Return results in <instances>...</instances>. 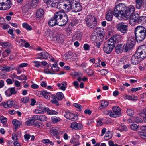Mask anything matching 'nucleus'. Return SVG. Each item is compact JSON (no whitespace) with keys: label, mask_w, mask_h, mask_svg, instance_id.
I'll return each instance as SVG.
<instances>
[{"label":"nucleus","mask_w":146,"mask_h":146,"mask_svg":"<svg viewBox=\"0 0 146 146\" xmlns=\"http://www.w3.org/2000/svg\"><path fill=\"white\" fill-rule=\"evenodd\" d=\"M134 11L135 8L133 5L127 7L125 4L121 3L116 7L114 15L116 16L121 15V18L125 20L129 18L130 24L132 26H134L137 23H141L143 18L139 16L137 13H133Z\"/></svg>","instance_id":"f257e3e1"},{"label":"nucleus","mask_w":146,"mask_h":146,"mask_svg":"<svg viewBox=\"0 0 146 146\" xmlns=\"http://www.w3.org/2000/svg\"><path fill=\"white\" fill-rule=\"evenodd\" d=\"M134 33L137 41L141 42L146 36V29L144 27L138 26L135 29Z\"/></svg>","instance_id":"f03ea898"},{"label":"nucleus","mask_w":146,"mask_h":146,"mask_svg":"<svg viewBox=\"0 0 146 146\" xmlns=\"http://www.w3.org/2000/svg\"><path fill=\"white\" fill-rule=\"evenodd\" d=\"M86 24L88 27L90 29L94 28L97 23V20L94 16L88 15L85 19Z\"/></svg>","instance_id":"7ed1b4c3"},{"label":"nucleus","mask_w":146,"mask_h":146,"mask_svg":"<svg viewBox=\"0 0 146 146\" xmlns=\"http://www.w3.org/2000/svg\"><path fill=\"white\" fill-rule=\"evenodd\" d=\"M70 0H64L59 3L57 2L56 6L55 7L62 10L65 9L66 12L70 10Z\"/></svg>","instance_id":"20e7f679"},{"label":"nucleus","mask_w":146,"mask_h":146,"mask_svg":"<svg viewBox=\"0 0 146 146\" xmlns=\"http://www.w3.org/2000/svg\"><path fill=\"white\" fill-rule=\"evenodd\" d=\"M135 38L133 36L130 37L128 38L127 43L124 45L125 47V52H127L133 48L135 43L136 37ZM138 42L139 41H137Z\"/></svg>","instance_id":"39448f33"},{"label":"nucleus","mask_w":146,"mask_h":146,"mask_svg":"<svg viewBox=\"0 0 146 146\" xmlns=\"http://www.w3.org/2000/svg\"><path fill=\"white\" fill-rule=\"evenodd\" d=\"M70 10L72 11L77 12L82 10V7L80 3L79 0H70Z\"/></svg>","instance_id":"423d86ee"},{"label":"nucleus","mask_w":146,"mask_h":146,"mask_svg":"<svg viewBox=\"0 0 146 146\" xmlns=\"http://www.w3.org/2000/svg\"><path fill=\"white\" fill-rule=\"evenodd\" d=\"M51 96L52 98V100H51V102L55 104L57 106H58L59 104L56 99L58 100H61L64 97L63 94L60 92H57L56 95L54 94L51 95Z\"/></svg>","instance_id":"0eeeda50"},{"label":"nucleus","mask_w":146,"mask_h":146,"mask_svg":"<svg viewBox=\"0 0 146 146\" xmlns=\"http://www.w3.org/2000/svg\"><path fill=\"white\" fill-rule=\"evenodd\" d=\"M116 28L118 31L125 34L128 31V26L125 25L123 22H120L116 25Z\"/></svg>","instance_id":"6e6552de"},{"label":"nucleus","mask_w":146,"mask_h":146,"mask_svg":"<svg viewBox=\"0 0 146 146\" xmlns=\"http://www.w3.org/2000/svg\"><path fill=\"white\" fill-rule=\"evenodd\" d=\"M136 53L144 59L146 57V45L140 46L137 49Z\"/></svg>","instance_id":"1a4fd4ad"},{"label":"nucleus","mask_w":146,"mask_h":146,"mask_svg":"<svg viewBox=\"0 0 146 146\" xmlns=\"http://www.w3.org/2000/svg\"><path fill=\"white\" fill-rule=\"evenodd\" d=\"M143 59L141 56L136 52L132 56L131 59V63L133 64H137Z\"/></svg>","instance_id":"9d476101"},{"label":"nucleus","mask_w":146,"mask_h":146,"mask_svg":"<svg viewBox=\"0 0 146 146\" xmlns=\"http://www.w3.org/2000/svg\"><path fill=\"white\" fill-rule=\"evenodd\" d=\"M121 39V36L118 34H115L113 35L112 37L108 40V42L110 43H111L115 45V44L118 43Z\"/></svg>","instance_id":"9b49d317"},{"label":"nucleus","mask_w":146,"mask_h":146,"mask_svg":"<svg viewBox=\"0 0 146 146\" xmlns=\"http://www.w3.org/2000/svg\"><path fill=\"white\" fill-rule=\"evenodd\" d=\"M54 31L47 30L45 31L44 36L48 39L51 41H54L55 35Z\"/></svg>","instance_id":"f8f14e48"},{"label":"nucleus","mask_w":146,"mask_h":146,"mask_svg":"<svg viewBox=\"0 0 146 146\" xmlns=\"http://www.w3.org/2000/svg\"><path fill=\"white\" fill-rule=\"evenodd\" d=\"M30 4L28 3L22 7V11L23 16L26 17L28 18L30 15L29 10L31 9Z\"/></svg>","instance_id":"ddd939ff"},{"label":"nucleus","mask_w":146,"mask_h":146,"mask_svg":"<svg viewBox=\"0 0 146 146\" xmlns=\"http://www.w3.org/2000/svg\"><path fill=\"white\" fill-rule=\"evenodd\" d=\"M115 47V45L111 43L104 45V50L105 52L107 54L110 53Z\"/></svg>","instance_id":"4468645a"},{"label":"nucleus","mask_w":146,"mask_h":146,"mask_svg":"<svg viewBox=\"0 0 146 146\" xmlns=\"http://www.w3.org/2000/svg\"><path fill=\"white\" fill-rule=\"evenodd\" d=\"M121 3L119 4V5H116L115 7L114 10L113 12L112 10H110L108 12V13H107L106 16V18L107 20L109 21H111L112 20V18L113 17V15H114L116 17H121V15H119L118 16H116L115 15V8L117 6L119 5L120 4H121Z\"/></svg>","instance_id":"2eb2a0df"},{"label":"nucleus","mask_w":146,"mask_h":146,"mask_svg":"<svg viewBox=\"0 0 146 146\" xmlns=\"http://www.w3.org/2000/svg\"><path fill=\"white\" fill-rule=\"evenodd\" d=\"M64 116L67 119L72 121H74L78 119L77 115L69 112H65Z\"/></svg>","instance_id":"dca6fc26"},{"label":"nucleus","mask_w":146,"mask_h":146,"mask_svg":"<svg viewBox=\"0 0 146 146\" xmlns=\"http://www.w3.org/2000/svg\"><path fill=\"white\" fill-rule=\"evenodd\" d=\"M63 14L64 15L59 23L58 25L60 26H64L68 21V19L67 14L64 12Z\"/></svg>","instance_id":"f3484780"},{"label":"nucleus","mask_w":146,"mask_h":146,"mask_svg":"<svg viewBox=\"0 0 146 146\" xmlns=\"http://www.w3.org/2000/svg\"><path fill=\"white\" fill-rule=\"evenodd\" d=\"M44 11L42 9H38L35 13L36 17L38 19L42 18L44 17Z\"/></svg>","instance_id":"a211bd4d"},{"label":"nucleus","mask_w":146,"mask_h":146,"mask_svg":"<svg viewBox=\"0 0 146 146\" xmlns=\"http://www.w3.org/2000/svg\"><path fill=\"white\" fill-rule=\"evenodd\" d=\"M64 12L62 11H58L56 12L54 14L53 17L54 19L58 23L60 22L61 19L64 15L63 14Z\"/></svg>","instance_id":"6ab92c4d"},{"label":"nucleus","mask_w":146,"mask_h":146,"mask_svg":"<svg viewBox=\"0 0 146 146\" xmlns=\"http://www.w3.org/2000/svg\"><path fill=\"white\" fill-rule=\"evenodd\" d=\"M12 3L10 0H8L4 4L0 6V9L6 10L10 9Z\"/></svg>","instance_id":"aec40b11"},{"label":"nucleus","mask_w":146,"mask_h":146,"mask_svg":"<svg viewBox=\"0 0 146 146\" xmlns=\"http://www.w3.org/2000/svg\"><path fill=\"white\" fill-rule=\"evenodd\" d=\"M80 137L78 135H76L73 136L70 140V142L71 143H74V145L73 146H77L80 144L79 140Z\"/></svg>","instance_id":"412c9836"},{"label":"nucleus","mask_w":146,"mask_h":146,"mask_svg":"<svg viewBox=\"0 0 146 146\" xmlns=\"http://www.w3.org/2000/svg\"><path fill=\"white\" fill-rule=\"evenodd\" d=\"M70 127L74 129L80 130L82 128L83 126L81 124L78 123L76 122H73L71 124Z\"/></svg>","instance_id":"4be33fe9"},{"label":"nucleus","mask_w":146,"mask_h":146,"mask_svg":"<svg viewBox=\"0 0 146 146\" xmlns=\"http://www.w3.org/2000/svg\"><path fill=\"white\" fill-rule=\"evenodd\" d=\"M63 37V35L61 34L56 35L54 41H56L60 44H62L64 42Z\"/></svg>","instance_id":"5701e85b"},{"label":"nucleus","mask_w":146,"mask_h":146,"mask_svg":"<svg viewBox=\"0 0 146 146\" xmlns=\"http://www.w3.org/2000/svg\"><path fill=\"white\" fill-rule=\"evenodd\" d=\"M15 102L13 101H9L6 103L5 102H2L1 105L4 106L6 108H9L13 106V105Z\"/></svg>","instance_id":"b1692460"},{"label":"nucleus","mask_w":146,"mask_h":146,"mask_svg":"<svg viewBox=\"0 0 146 146\" xmlns=\"http://www.w3.org/2000/svg\"><path fill=\"white\" fill-rule=\"evenodd\" d=\"M104 33L102 32L100 30L98 31L97 32V36L96 39L99 40V41H102L104 39Z\"/></svg>","instance_id":"393cba45"},{"label":"nucleus","mask_w":146,"mask_h":146,"mask_svg":"<svg viewBox=\"0 0 146 146\" xmlns=\"http://www.w3.org/2000/svg\"><path fill=\"white\" fill-rule=\"evenodd\" d=\"M123 44H118L115 47V51L117 53H119V52L122 51L124 52H125V47L123 48Z\"/></svg>","instance_id":"a878e982"},{"label":"nucleus","mask_w":146,"mask_h":146,"mask_svg":"<svg viewBox=\"0 0 146 146\" xmlns=\"http://www.w3.org/2000/svg\"><path fill=\"white\" fill-rule=\"evenodd\" d=\"M45 3H46L51 7H55L56 6L57 2L54 0H43Z\"/></svg>","instance_id":"bb28decb"},{"label":"nucleus","mask_w":146,"mask_h":146,"mask_svg":"<svg viewBox=\"0 0 146 146\" xmlns=\"http://www.w3.org/2000/svg\"><path fill=\"white\" fill-rule=\"evenodd\" d=\"M67 85V83L65 82H63L61 83H58L57 84V85L58 87L59 88L64 91L66 90Z\"/></svg>","instance_id":"cd10ccee"},{"label":"nucleus","mask_w":146,"mask_h":146,"mask_svg":"<svg viewBox=\"0 0 146 146\" xmlns=\"http://www.w3.org/2000/svg\"><path fill=\"white\" fill-rule=\"evenodd\" d=\"M13 70L14 69L13 68L8 66L7 65H3L0 66V70L3 71L9 72Z\"/></svg>","instance_id":"c85d7f7f"},{"label":"nucleus","mask_w":146,"mask_h":146,"mask_svg":"<svg viewBox=\"0 0 146 146\" xmlns=\"http://www.w3.org/2000/svg\"><path fill=\"white\" fill-rule=\"evenodd\" d=\"M49 25L50 26H54L56 25H58V23L54 19V17L51 18L48 22Z\"/></svg>","instance_id":"c756f323"},{"label":"nucleus","mask_w":146,"mask_h":146,"mask_svg":"<svg viewBox=\"0 0 146 146\" xmlns=\"http://www.w3.org/2000/svg\"><path fill=\"white\" fill-rule=\"evenodd\" d=\"M108 102L103 100L101 101V106L99 107V110H101L108 106Z\"/></svg>","instance_id":"7c9ffc66"},{"label":"nucleus","mask_w":146,"mask_h":146,"mask_svg":"<svg viewBox=\"0 0 146 146\" xmlns=\"http://www.w3.org/2000/svg\"><path fill=\"white\" fill-rule=\"evenodd\" d=\"M112 109L114 113L118 114L119 115H121V109L118 106H115L113 107Z\"/></svg>","instance_id":"2f4dec72"},{"label":"nucleus","mask_w":146,"mask_h":146,"mask_svg":"<svg viewBox=\"0 0 146 146\" xmlns=\"http://www.w3.org/2000/svg\"><path fill=\"white\" fill-rule=\"evenodd\" d=\"M37 55L41 56L42 59H46L49 56V54L46 52L38 53Z\"/></svg>","instance_id":"473e14b6"},{"label":"nucleus","mask_w":146,"mask_h":146,"mask_svg":"<svg viewBox=\"0 0 146 146\" xmlns=\"http://www.w3.org/2000/svg\"><path fill=\"white\" fill-rule=\"evenodd\" d=\"M13 124L15 126V129H16L19 127L21 125L22 123L21 122H20L18 121L15 119L13 120L12 122Z\"/></svg>","instance_id":"72a5a7b5"},{"label":"nucleus","mask_w":146,"mask_h":146,"mask_svg":"<svg viewBox=\"0 0 146 146\" xmlns=\"http://www.w3.org/2000/svg\"><path fill=\"white\" fill-rule=\"evenodd\" d=\"M42 94L44 97L46 99H49L50 96L51 97V95L52 94L50 93H48L46 91H43Z\"/></svg>","instance_id":"f704fd0d"},{"label":"nucleus","mask_w":146,"mask_h":146,"mask_svg":"<svg viewBox=\"0 0 146 146\" xmlns=\"http://www.w3.org/2000/svg\"><path fill=\"white\" fill-rule=\"evenodd\" d=\"M0 120L1 123L3 124L4 127H7L8 125L6 124L7 121V119L6 117H4L3 116H2L1 117Z\"/></svg>","instance_id":"c9c22d12"},{"label":"nucleus","mask_w":146,"mask_h":146,"mask_svg":"<svg viewBox=\"0 0 146 146\" xmlns=\"http://www.w3.org/2000/svg\"><path fill=\"white\" fill-rule=\"evenodd\" d=\"M39 1V0H33L31 2L30 5L32 7L35 8L37 7Z\"/></svg>","instance_id":"e433bc0d"},{"label":"nucleus","mask_w":146,"mask_h":146,"mask_svg":"<svg viewBox=\"0 0 146 146\" xmlns=\"http://www.w3.org/2000/svg\"><path fill=\"white\" fill-rule=\"evenodd\" d=\"M51 119L52 122L54 123H56L61 120L60 117H52L51 118Z\"/></svg>","instance_id":"4c0bfd02"},{"label":"nucleus","mask_w":146,"mask_h":146,"mask_svg":"<svg viewBox=\"0 0 146 146\" xmlns=\"http://www.w3.org/2000/svg\"><path fill=\"white\" fill-rule=\"evenodd\" d=\"M72 54L73 53L72 52L70 51H68L64 54L65 56L64 59L67 60L68 59L70 58V57L72 56Z\"/></svg>","instance_id":"58836bf2"},{"label":"nucleus","mask_w":146,"mask_h":146,"mask_svg":"<svg viewBox=\"0 0 146 146\" xmlns=\"http://www.w3.org/2000/svg\"><path fill=\"white\" fill-rule=\"evenodd\" d=\"M38 119L42 121H44L47 119V117L43 115H38Z\"/></svg>","instance_id":"ea45409f"},{"label":"nucleus","mask_w":146,"mask_h":146,"mask_svg":"<svg viewBox=\"0 0 146 146\" xmlns=\"http://www.w3.org/2000/svg\"><path fill=\"white\" fill-rule=\"evenodd\" d=\"M135 2L136 8L140 9L142 7L143 4V1H135Z\"/></svg>","instance_id":"a19ab883"},{"label":"nucleus","mask_w":146,"mask_h":146,"mask_svg":"<svg viewBox=\"0 0 146 146\" xmlns=\"http://www.w3.org/2000/svg\"><path fill=\"white\" fill-rule=\"evenodd\" d=\"M11 51L10 49L5 50L3 52V56L4 57H5L8 56L10 53Z\"/></svg>","instance_id":"79ce46f5"},{"label":"nucleus","mask_w":146,"mask_h":146,"mask_svg":"<svg viewBox=\"0 0 146 146\" xmlns=\"http://www.w3.org/2000/svg\"><path fill=\"white\" fill-rule=\"evenodd\" d=\"M133 121L137 123L138 122H142L143 121L142 119L138 117H134L132 118Z\"/></svg>","instance_id":"37998d69"},{"label":"nucleus","mask_w":146,"mask_h":146,"mask_svg":"<svg viewBox=\"0 0 146 146\" xmlns=\"http://www.w3.org/2000/svg\"><path fill=\"white\" fill-rule=\"evenodd\" d=\"M138 134L139 136L142 138H146V132L145 131H139L138 132Z\"/></svg>","instance_id":"c03bdc74"},{"label":"nucleus","mask_w":146,"mask_h":146,"mask_svg":"<svg viewBox=\"0 0 146 146\" xmlns=\"http://www.w3.org/2000/svg\"><path fill=\"white\" fill-rule=\"evenodd\" d=\"M112 135L110 133V132L108 131L106 134L105 136L104 137V139L107 140L110 139Z\"/></svg>","instance_id":"a18cd8bd"},{"label":"nucleus","mask_w":146,"mask_h":146,"mask_svg":"<svg viewBox=\"0 0 146 146\" xmlns=\"http://www.w3.org/2000/svg\"><path fill=\"white\" fill-rule=\"evenodd\" d=\"M33 125L37 127H39L41 128L44 126V125L42 123H41L39 122H36L33 123Z\"/></svg>","instance_id":"49530a36"},{"label":"nucleus","mask_w":146,"mask_h":146,"mask_svg":"<svg viewBox=\"0 0 146 146\" xmlns=\"http://www.w3.org/2000/svg\"><path fill=\"white\" fill-rule=\"evenodd\" d=\"M0 44L3 47L6 48L7 47H10L11 46V43L9 42H1Z\"/></svg>","instance_id":"de8ad7c7"},{"label":"nucleus","mask_w":146,"mask_h":146,"mask_svg":"<svg viewBox=\"0 0 146 146\" xmlns=\"http://www.w3.org/2000/svg\"><path fill=\"white\" fill-rule=\"evenodd\" d=\"M23 27L25 28L27 30H31L32 29L31 27L27 23H24L22 24Z\"/></svg>","instance_id":"09e8293b"},{"label":"nucleus","mask_w":146,"mask_h":146,"mask_svg":"<svg viewBox=\"0 0 146 146\" xmlns=\"http://www.w3.org/2000/svg\"><path fill=\"white\" fill-rule=\"evenodd\" d=\"M30 121L33 123L34 121L38 119V115H34L30 118Z\"/></svg>","instance_id":"8fccbe9b"},{"label":"nucleus","mask_w":146,"mask_h":146,"mask_svg":"<svg viewBox=\"0 0 146 146\" xmlns=\"http://www.w3.org/2000/svg\"><path fill=\"white\" fill-rule=\"evenodd\" d=\"M74 106L78 109L80 111H81L83 108L82 105L77 103L74 104Z\"/></svg>","instance_id":"3c124183"},{"label":"nucleus","mask_w":146,"mask_h":146,"mask_svg":"<svg viewBox=\"0 0 146 146\" xmlns=\"http://www.w3.org/2000/svg\"><path fill=\"white\" fill-rule=\"evenodd\" d=\"M82 35L80 33L78 32L74 36V37L76 38L78 40H80L82 37Z\"/></svg>","instance_id":"603ef678"},{"label":"nucleus","mask_w":146,"mask_h":146,"mask_svg":"<svg viewBox=\"0 0 146 146\" xmlns=\"http://www.w3.org/2000/svg\"><path fill=\"white\" fill-rule=\"evenodd\" d=\"M130 127L132 130H137V129L139 127V126L135 124H132L131 125Z\"/></svg>","instance_id":"864d4df0"},{"label":"nucleus","mask_w":146,"mask_h":146,"mask_svg":"<svg viewBox=\"0 0 146 146\" xmlns=\"http://www.w3.org/2000/svg\"><path fill=\"white\" fill-rule=\"evenodd\" d=\"M29 98L27 97H25L21 99V101L23 103H26L28 102L29 100Z\"/></svg>","instance_id":"5fc2aeb1"},{"label":"nucleus","mask_w":146,"mask_h":146,"mask_svg":"<svg viewBox=\"0 0 146 146\" xmlns=\"http://www.w3.org/2000/svg\"><path fill=\"white\" fill-rule=\"evenodd\" d=\"M126 112L128 115L130 116L133 115L134 114L133 111L130 109L127 110L126 111Z\"/></svg>","instance_id":"6e6d98bb"},{"label":"nucleus","mask_w":146,"mask_h":146,"mask_svg":"<svg viewBox=\"0 0 146 146\" xmlns=\"http://www.w3.org/2000/svg\"><path fill=\"white\" fill-rule=\"evenodd\" d=\"M16 42H18V43H21V46L24 47V44L23 43L26 42V41L24 39H21L19 41L17 40H16Z\"/></svg>","instance_id":"4d7b16f0"},{"label":"nucleus","mask_w":146,"mask_h":146,"mask_svg":"<svg viewBox=\"0 0 146 146\" xmlns=\"http://www.w3.org/2000/svg\"><path fill=\"white\" fill-rule=\"evenodd\" d=\"M86 72L87 74L89 76H91L94 75L93 71L91 69L86 70Z\"/></svg>","instance_id":"13d9d810"},{"label":"nucleus","mask_w":146,"mask_h":146,"mask_svg":"<svg viewBox=\"0 0 146 146\" xmlns=\"http://www.w3.org/2000/svg\"><path fill=\"white\" fill-rule=\"evenodd\" d=\"M9 89L11 95L15 94L17 93V92L15 90L14 87L9 88Z\"/></svg>","instance_id":"bf43d9fd"},{"label":"nucleus","mask_w":146,"mask_h":146,"mask_svg":"<svg viewBox=\"0 0 146 146\" xmlns=\"http://www.w3.org/2000/svg\"><path fill=\"white\" fill-rule=\"evenodd\" d=\"M47 113L48 115H57L58 113L55 111L49 110Z\"/></svg>","instance_id":"052dcab7"},{"label":"nucleus","mask_w":146,"mask_h":146,"mask_svg":"<svg viewBox=\"0 0 146 146\" xmlns=\"http://www.w3.org/2000/svg\"><path fill=\"white\" fill-rule=\"evenodd\" d=\"M110 115L111 117H119V116L118 114L114 113L113 111V112L110 111Z\"/></svg>","instance_id":"680f3d73"},{"label":"nucleus","mask_w":146,"mask_h":146,"mask_svg":"<svg viewBox=\"0 0 146 146\" xmlns=\"http://www.w3.org/2000/svg\"><path fill=\"white\" fill-rule=\"evenodd\" d=\"M120 131H127V128L125 125H122L120 128Z\"/></svg>","instance_id":"e2e57ef3"},{"label":"nucleus","mask_w":146,"mask_h":146,"mask_svg":"<svg viewBox=\"0 0 146 146\" xmlns=\"http://www.w3.org/2000/svg\"><path fill=\"white\" fill-rule=\"evenodd\" d=\"M2 28L4 29H8L9 27V26L7 24H4L3 23L1 24Z\"/></svg>","instance_id":"0e129e2a"},{"label":"nucleus","mask_w":146,"mask_h":146,"mask_svg":"<svg viewBox=\"0 0 146 146\" xmlns=\"http://www.w3.org/2000/svg\"><path fill=\"white\" fill-rule=\"evenodd\" d=\"M33 62L35 64L34 66L35 67H39L40 65V62L37 61H33Z\"/></svg>","instance_id":"69168bd1"},{"label":"nucleus","mask_w":146,"mask_h":146,"mask_svg":"<svg viewBox=\"0 0 146 146\" xmlns=\"http://www.w3.org/2000/svg\"><path fill=\"white\" fill-rule=\"evenodd\" d=\"M100 72L102 75H104L106 74L108 72L105 69L101 70Z\"/></svg>","instance_id":"338daca9"},{"label":"nucleus","mask_w":146,"mask_h":146,"mask_svg":"<svg viewBox=\"0 0 146 146\" xmlns=\"http://www.w3.org/2000/svg\"><path fill=\"white\" fill-rule=\"evenodd\" d=\"M5 93L6 95L8 96H11V95L9 88L5 92Z\"/></svg>","instance_id":"774afa93"}]
</instances>
